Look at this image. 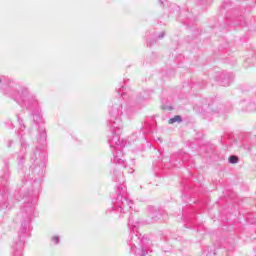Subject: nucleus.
I'll use <instances>...</instances> for the list:
<instances>
[{
  "label": "nucleus",
  "instance_id": "1",
  "mask_svg": "<svg viewBox=\"0 0 256 256\" xmlns=\"http://www.w3.org/2000/svg\"><path fill=\"white\" fill-rule=\"evenodd\" d=\"M180 121H181V116H175L174 118H171L170 120H169V123L170 124H173V123H180Z\"/></svg>",
  "mask_w": 256,
  "mask_h": 256
},
{
  "label": "nucleus",
  "instance_id": "2",
  "mask_svg": "<svg viewBox=\"0 0 256 256\" xmlns=\"http://www.w3.org/2000/svg\"><path fill=\"white\" fill-rule=\"evenodd\" d=\"M229 163H232L233 165H235V163H239V158L237 156H231L229 158Z\"/></svg>",
  "mask_w": 256,
  "mask_h": 256
},
{
  "label": "nucleus",
  "instance_id": "3",
  "mask_svg": "<svg viewBox=\"0 0 256 256\" xmlns=\"http://www.w3.org/2000/svg\"><path fill=\"white\" fill-rule=\"evenodd\" d=\"M53 239H54L55 243H59V237H54Z\"/></svg>",
  "mask_w": 256,
  "mask_h": 256
}]
</instances>
